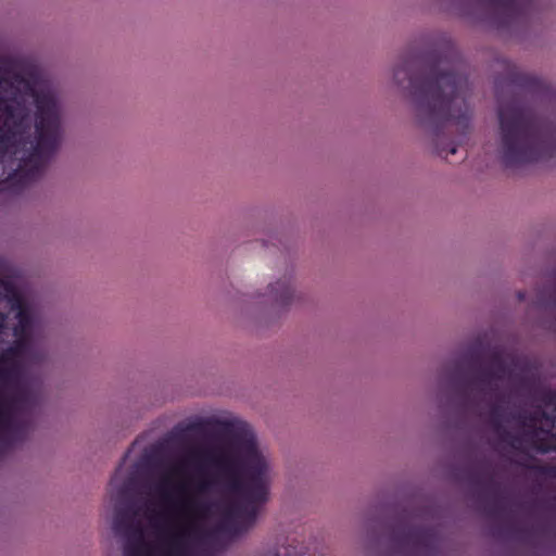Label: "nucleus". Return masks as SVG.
Instances as JSON below:
<instances>
[{"label": "nucleus", "mask_w": 556, "mask_h": 556, "mask_svg": "<svg viewBox=\"0 0 556 556\" xmlns=\"http://www.w3.org/2000/svg\"><path fill=\"white\" fill-rule=\"evenodd\" d=\"M539 450H540L541 452H543V453H546V452H548V451H549V447H548V446H546V445H543V444H542V445H540V446H539Z\"/></svg>", "instance_id": "25"}, {"label": "nucleus", "mask_w": 556, "mask_h": 556, "mask_svg": "<svg viewBox=\"0 0 556 556\" xmlns=\"http://www.w3.org/2000/svg\"><path fill=\"white\" fill-rule=\"evenodd\" d=\"M490 416L493 427L500 430L505 418V407L501 404H493L490 409Z\"/></svg>", "instance_id": "16"}, {"label": "nucleus", "mask_w": 556, "mask_h": 556, "mask_svg": "<svg viewBox=\"0 0 556 556\" xmlns=\"http://www.w3.org/2000/svg\"><path fill=\"white\" fill-rule=\"evenodd\" d=\"M168 482V477H163L156 491L164 502L173 504L175 519L165 525L153 523L156 541L147 540L141 521L136 519L139 510L135 505L116 509L112 529L123 542V556H199L189 551L186 543L198 534L200 521L206 519L216 506L202 495L213 491L217 480L202 477L194 484L193 492H189L187 483H179L174 488L177 494L174 502L167 489Z\"/></svg>", "instance_id": "3"}, {"label": "nucleus", "mask_w": 556, "mask_h": 556, "mask_svg": "<svg viewBox=\"0 0 556 556\" xmlns=\"http://www.w3.org/2000/svg\"><path fill=\"white\" fill-rule=\"evenodd\" d=\"M181 466H182V463H179L175 466L172 467L170 471L174 472V473H178L181 469Z\"/></svg>", "instance_id": "24"}, {"label": "nucleus", "mask_w": 556, "mask_h": 556, "mask_svg": "<svg viewBox=\"0 0 556 556\" xmlns=\"http://www.w3.org/2000/svg\"><path fill=\"white\" fill-rule=\"evenodd\" d=\"M518 298H519L520 301H522L525 299V294L522 292H519L518 293Z\"/></svg>", "instance_id": "26"}, {"label": "nucleus", "mask_w": 556, "mask_h": 556, "mask_svg": "<svg viewBox=\"0 0 556 556\" xmlns=\"http://www.w3.org/2000/svg\"><path fill=\"white\" fill-rule=\"evenodd\" d=\"M470 482L477 486L488 490L493 495L492 504L489 506L488 513L490 516L495 517L503 510L502 502L496 496V483L491 473H470Z\"/></svg>", "instance_id": "11"}, {"label": "nucleus", "mask_w": 556, "mask_h": 556, "mask_svg": "<svg viewBox=\"0 0 556 556\" xmlns=\"http://www.w3.org/2000/svg\"><path fill=\"white\" fill-rule=\"evenodd\" d=\"M270 301L280 306H287L292 302L293 288L289 278H283L268 287Z\"/></svg>", "instance_id": "12"}, {"label": "nucleus", "mask_w": 556, "mask_h": 556, "mask_svg": "<svg viewBox=\"0 0 556 556\" xmlns=\"http://www.w3.org/2000/svg\"><path fill=\"white\" fill-rule=\"evenodd\" d=\"M498 157L505 167H520L556 153V124L540 117L519 96L497 92Z\"/></svg>", "instance_id": "4"}, {"label": "nucleus", "mask_w": 556, "mask_h": 556, "mask_svg": "<svg viewBox=\"0 0 556 556\" xmlns=\"http://www.w3.org/2000/svg\"><path fill=\"white\" fill-rule=\"evenodd\" d=\"M463 61L452 46L425 59L410 55L394 70L397 85L408 83L420 122L439 132L453 122L465 136L470 129L471 110L467 98L469 81L460 73Z\"/></svg>", "instance_id": "2"}, {"label": "nucleus", "mask_w": 556, "mask_h": 556, "mask_svg": "<svg viewBox=\"0 0 556 556\" xmlns=\"http://www.w3.org/2000/svg\"><path fill=\"white\" fill-rule=\"evenodd\" d=\"M530 420L534 422H544L547 429L543 427L539 428V431L549 434L552 429L556 427V414L548 413L545 409L539 407L531 415Z\"/></svg>", "instance_id": "14"}, {"label": "nucleus", "mask_w": 556, "mask_h": 556, "mask_svg": "<svg viewBox=\"0 0 556 556\" xmlns=\"http://www.w3.org/2000/svg\"><path fill=\"white\" fill-rule=\"evenodd\" d=\"M7 315L0 312V332L5 328Z\"/></svg>", "instance_id": "23"}, {"label": "nucleus", "mask_w": 556, "mask_h": 556, "mask_svg": "<svg viewBox=\"0 0 556 556\" xmlns=\"http://www.w3.org/2000/svg\"><path fill=\"white\" fill-rule=\"evenodd\" d=\"M541 401L545 406H556V389L544 391Z\"/></svg>", "instance_id": "20"}, {"label": "nucleus", "mask_w": 556, "mask_h": 556, "mask_svg": "<svg viewBox=\"0 0 556 556\" xmlns=\"http://www.w3.org/2000/svg\"><path fill=\"white\" fill-rule=\"evenodd\" d=\"M28 345H29V338L25 337V336H20V337H16V340L14 341V343L9 348L13 349L14 354H16L17 357H20L27 350Z\"/></svg>", "instance_id": "18"}, {"label": "nucleus", "mask_w": 556, "mask_h": 556, "mask_svg": "<svg viewBox=\"0 0 556 556\" xmlns=\"http://www.w3.org/2000/svg\"><path fill=\"white\" fill-rule=\"evenodd\" d=\"M207 428L228 438L231 451L191 450L188 458L207 460L219 470L226 491L237 502L226 506L218 530L238 536L254 525L260 508L268 501L269 464L258 450L248 422L211 418L189 424L185 430L203 431Z\"/></svg>", "instance_id": "1"}, {"label": "nucleus", "mask_w": 556, "mask_h": 556, "mask_svg": "<svg viewBox=\"0 0 556 556\" xmlns=\"http://www.w3.org/2000/svg\"><path fill=\"white\" fill-rule=\"evenodd\" d=\"M435 144H437V151H438V154H439L440 156L447 157V155H448V154H455V153H456V151H457V148H456V146H454V144H453V146H451V147L448 148V150H446L445 148L440 147L439 142H437Z\"/></svg>", "instance_id": "21"}, {"label": "nucleus", "mask_w": 556, "mask_h": 556, "mask_svg": "<svg viewBox=\"0 0 556 556\" xmlns=\"http://www.w3.org/2000/svg\"><path fill=\"white\" fill-rule=\"evenodd\" d=\"M14 350L7 348L0 352V388L13 387L20 379L21 369Z\"/></svg>", "instance_id": "9"}, {"label": "nucleus", "mask_w": 556, "mask_h": 556, "mask_svg": "<svg viewBox=\"0 0 556 556\" xmlns=\"http://www.w3.org/2000/svg\"><path fill=\"white\" fill-rule=\"evenodd\" d=\"M12 286H13L12 282L0 277V287H2L5 291L9 289H12Z\"/></svg>", "instance_id": "22"}, {"label": "nucleus", "mask_w": 556, "mask_h": 556, "mask_svg": "<svg viewBox=\"0 0 556 556\" xmlns=\"http://www.w3.org/2000/svg\"><path fill=\"white\" fill-rule=\"evenodd\" d=\"M29 150H24L17 143L10 141L9 137H0V163H3L5 157H13L18 160V165L13 175L10 177L12 180L18 182L20 186L24 187L27 184L35 181L37 178L25 180V178L18 175L20 165L22 163L21 157H26L28 155Z\"/></svg>", "instance_id": "10"}, {"label": "nucleus", "mask_w": 556, "mask_h": 556, "mask_svg": "<svg viewBox=\"0 0 556 556\" xmlns=\"http://www.w3.org/2000/svg\"><path fill=\"white\" fill-rule=\"evenodd\" d=\"M7 292V299L10 303L11 309L20 312L21 308H27V305L24 302L21 293L12 286V289H9Z\"/></svg>", "instance_id": "15"}, {"label": "nucleus", "mask_w": 556, "mask_h": 556, "mask_svg": "<svg viewBox=\"0 0 556 556\" xmlns=\"http://www.w3.org/2000/svg\"><path fill=\"white\" fill-rule=\"evenodd\" d=\"M392 549L404 556H435L439 538L434 529L399 525L391 534Z\"/></svg>", "instance_id": "6"}, {"label": "nucleus", "mask_w": 556, "mask_h": 556, "mask_svg": "<svg viewBox=\"0 0 556 556\" xmlns=\"http://www.w3.org/2000/svg\"><path fill=\"white\" fill-rule=\"evenodd\" d=\"M508 531L520 541L529 542L530 540L531 531L529 529L511 526Z\"/></svg>", "instance_id": "19"}, {"label": "nucleus", "mask_w": 556, "mask_h": 556, "mask_svg": "<svg viewBox=\"0 0 556 556\" xmlns=\"http://www.w3.org/2000/svg\"><path fill=\"white\" fill-rule=\"evenodd\" d=\"M470 366V371H464L460 363L454 367V380L462 391L469 388L477 389L480 392H496L497 386L493 380H502L509 371L504 358L498 353H493L490 363L486 366L480 364L478 357L470 354L466 357Z\"/></svg>", "instance_id": "5"}, {"label": "nucleus", "mask_w": 556, "mask_h": 556, "mask_svg": "<svg viewBox=\"0 0 556 556\" xmlns=\"http://www.w3.org/2000/svg\"><path fill=\"white\" fill-rule=\"evenodd\" d=\"M16 319L17 325L13 329L14 336H25L29 338L33 328V317L28 307L21 308L20 312L16 313Z\"/></svg>", "instance_id": "13"}, {"label": "nucleus", "mask_w": 556, "mask_h": 556, "mask_svg": "<svg viewBox=\"0 0 556 556\" xmlns=\"http://www.w3.org/2000/svg\"><path fill=\"white\" fill-rule=\"evenodd\" d=\"M508 80L511 87L532 96H547L552 90L544 80L516 70L509 73Z\"/></svg>", "instance_id": "8"}, {"label": "nucleus", "mask_w": 556, "mask_h": 556, "mask_svg": "<svg viewBox=\"0 0 556 556\" xmlns=\"http://www.w3.org/2000/svg\"><path fill=\"white\" fill-rule=\"evenodd\" d=\"M10 387L0 388V435L5 434L11 440H22L26 433V424L13 417V410L25 402L26 394L20 393L11 399L3 396L2 391Z\"/></svg>", "instance_id": "7"}, {"label": "nucleus", "mask_w": 556, "mask_h": 556, "mask_svg": "<svg viewBox=\"0 0 556 556\" xmlns=\"http://www.w3.org/2000/svg\"><path fill=\"white\" fill-rule=\"evenodd\" d=\"M528 468L539 476L556 479V465H532Z\"/></svg>", "instance_id": "17"}]
</instances>
